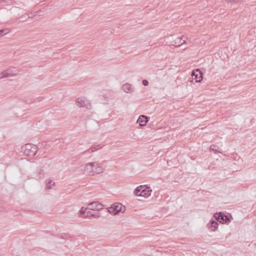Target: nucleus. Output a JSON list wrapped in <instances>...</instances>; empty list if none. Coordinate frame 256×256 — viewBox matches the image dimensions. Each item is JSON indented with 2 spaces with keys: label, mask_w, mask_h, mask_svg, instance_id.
<instances>
[{
  "label": "nucleus",
  "mask_w": 256,
  "mask_h": 256,
  "mask_svg": "<svg viewBox=\"0 0 256 256\" xmlns=\"http://www.w3.org/2000/svg\"><path fill=\"white\" fill-rule=\"evenodd\" d=\"M24 154L28 156H34L37 152V147L32 144H26L22 148Z\"/></svg>",
  "instance_id": "obj_1"
},
{
  "label": "nucleus",
  "mask_w": 256,
  "mask_h": 256,
  "mask_svg": "<svg viewBox=\"0 0 256 256\" xmlns=\"http://www.w3.org/2000/svg\"><path fill=\"white\" fill-rule=\"evenodd\" d=\"M92 162L81 165L80 167V171L86 174L93 176Z\"/></svg>",
  "instance_id": "obj_2"
},
{
  "label": "nucleus",
  "mask_w": 256,
  "mask_h": 256,
  "mask_svg": "<svg viewBox=\"0 0 256 256\" xmlns=\"http://www.w3.org/2000/svg\"><path fill=\"white\" fill-rule=\"evenodd\" d=\"M214 217L218 222L222 224H228L230 222L228 217L221 212L216 213L214 214Z\"/></svg>",
  "instance_id": "obj_3"
},
{
  "label": "nucleus",
  "mask_w": 256,
  "mask_h": 256,
  "mask_svg": "<svg viewBox=\"0 0 256 256\" xmlns=\"http://www.w3.org/2000/svg\"><path fill=\"white\" fill-rule=\"evenodd\" d=\"M16 76V74L14 73V72L11 69L6 70L0 72V80L4 78H11Z\"/></svg>",
  "instance_id": "obj_4"
},
{
  "label": "nucleus",
  "mask_w": 256,
  "mask_h": 256,
  "mask_svg": "<svg viewBox=\"0 0 256 256\" xmlns=\"http://www.w3.org/2000/svg\"><path fill=\"white\" fill-rule=\"evenodd\" d=\"M122 206L120 204H114L112 206L108 209V212L114 214H116L122 211Z\"/></svg>",
  "instance_id": "obj_5"
},
{
  "label": "nucleus",
  "mask_w": 256,
  "mask_h": 256,
  "mask_svg": "<svg viewBox=\"0 0 256 256\" xmlns=\"http://www.w3.org/2000/svg\"><path fill=\"white\" fill-rule=\"evenodd\" d=\"M88 210L98 211L102 208V205L98 202H94L88 204Z\"/></svg>",
  "instance_id": "obj_6"
},
{
  "label": "nucleus",
  "mask_w": 256,
  "mask_h": 256,
  "mask_svg": "<svg viewBox=\"0 0 256 256\" xmlns=\"http://www.w3.org/2000/svg\"><path fill=\"white\" fill-rule=\"evenodd\" d=\"M92 172H93V176H94L95 174H99L103 172V168L102 166L98 164V162H92Z\"/></svg>",
  "instance_id": "obj_7"
},
{
  "label": "nucleus",
  "mask_w": 256,
  "mask_h": 256,
  "mask_svg": "<svg viewBox=\"0 0 256 256\" xmlns=\"http://www.w3.org/2000/svg\"><path fill=\"white\" fill-rule=\"evenodd\" d=\"M192 76L194 77L196 82H201L202 79V73L198 69L192 72Z\"/></svg>",
  "instance_id": "obj_8"
},
{
  "label": "nucleus",
  "mask_w": 256,
  "mask_h": 256,
  "mask_svg": "<svg viewBox=\"0 0 256 256\" xmlns=\"http://www.w3.org/2000/svg\"><path fill=\"white\" fill-rule=\"evenodd\" d=\"M218 222L214 220H211L207 224L208 228L211 229V230L213 232L216 231L218 229Z\"/></svg>",
  "instance_id": "obj_9"
},
{
  "label": "nucleus",
  "mask_w": 256,
  "mask_h": 256,
  "mask_svg": "<svg viewBox=\"0 0 256 256\" xmlns=\"http://www.w3.org/2000/svg\"><path fill=\"white\" fill-rule=\"evenodd\" d=\"M148 122V117L144 115L140 116L137 120L140 126H145Z\"/></svg>",
  "instance_id": "obj_10"
},
{
  "label": "nucleus",
  "mask_w": 256,
  "mask_h": 256,
  "mask_svg": "<svg viewBox=\"0 0 256 256\" xmlns=\"http://www.w3.org/2000/svg\"><path fill=\"white\" fill-rule=\"evenodd\" d=\"M185 37L184 36H182L181 38H178L174 40V44L177 45L175 46V47H180L184 44H186V40H183Z\"/></svg>",
  "instance_id": "obj_11"
},
{
  "label": "nucleus",
  "mask_w": 256,
  "mask_h": 256,
  "mask_svg": "<svg viewBox=\"0 0 256 256\" xmlns=\"http://www.w3.org/2000/svg\"><path fill=\"white\" fill-rule=\"evenodd\" d=\"M143 191L142 192V193H140V196H142L144 198H148L149 196H150L151 192H152V190L150 189V188H146L144 186V188H143Z\"/></svg>",
  "instance_id": "obj_12"
},
{
  "label": "nucleus",
  "mask_w": 256,
  "mask_h": 256,
  "mask_svg": "<svg viewBox=\"0 0 256 256\" xmlns=\"http://www.w3.org/2000/svg\"><path fill=\"white\" fill-rule=\"evenodd\" d=\"M86 101L82 98H78L76 100V104L77 106L80 107H84L86 106Z\"/></svg>",
  "instance_id": "obj_13"
},
{
  "label": "nucleus",
  "mask_w": 256,
  "mask_h": 256,
  "mask_svg": "<svg viewBox=\"0 0 256 256\" xmlns=\"http://www.w3.org/2000/svg\"><path fill=\"white\" fill-rule=\"evenodd\" d=\"M122 90L126 92H132L134 91V89L132 88V85L130 84L126 83L122 86Z\"/></svg>",
  "instance_id": "obj_14"
},
{
  "label": "nucleus",
  "mask_w": 256,
  "mask_h": 256,
  "mask_svg": "<svg viewBox=\"0 0 256 256\" xmlns=\"http://www.w3.org/2000/svg\"><path fill=\"white\" fill-rule=\"evenodd\" d=\"M144 188V186H138L134 191V194L136 196H140V193H142V191L144 190L143 188Z\"/></svg>",
  "instance_id": "obj_15"
},
{
  "label": "nucleus",
  "mask_w": 256,
  "mask_h": 256,
  "mask_svg": "<svg viewBox=\"0 0 256 256\" xmlns=\"http://www.w3.org/2000/svg\"><path fill=\"white\" fill-rule=\"evenodd\" d=\"M102 147L100 145L94 146H92L90 149L86 150L85 152H90V150H91V152H94L98 150H99Z\"/></svg>",
  "instance_id": "obj_16"
},
{
  "label": "nucleus",
  "mask_w": 256,
  "mask_h": 256,
  "mask_svg": "<svg viewBox=\"0 0 256 256\" xmlns=\"http://www.w3.org/2000/svg\"><path fill=\"white\" fill-rule=\"evenodd\" d=\"M48 182L46 184V188L48 190H50L52 188V186H54L55 184L54 182H52L51 180H48Z\"/></svg>",
  "instance_id": "obj_17"
},
{
  "label": "nucleus",
  "mask_w": 256,
  "mask_h": 256,
  "mask_svg": "<svg viewBox=\"0 0 256 256\" xmlns=\"http://www.w3.org/2000/svg\"><path fill=\"white\" fill-rule=\"evenodd\" d=\"M42 176V170H38V174L34 176V178L38 180L40 179Z\"/></svg>",
  "instance_id": "obj_18"
},
{
  "label": "nucleus",
  "mask_w": 256,
  "mask_h": 256,
  "mask_svg": "<svg viewBox=\"0 0 256 256\" xmlns=\"http://www.w3.org/2000/svg\"><path fill=\"white\" fill-rule=\"evenodd\" d=\"M88 209V207L84 208V207H82L80 211V214L81 216H84L83 215L86 213V210Z\"/></svg>",
  "instance_id": "obj_19"
},
{
  "label": "nucleus",
  "mask_w": 256,
  "mask_h": 256,
  "mask_svg": "<svg viewBox=\"0 0 256 256\" xmlns=\"http://www.w3.org/2000/svg\"><path fill=\"white\" fill-rule=\"evenodd\" d=\"M216 148V146L212 145L210 147V148L212 150H214V152L216 154L217 152H218V151L216 148Z\"/></svg>",
  "instance_id": "obj_20"
},
{
  "label": "nucleus",
  "mask_w": 256,
  "mask_h": 256,
  "mask_svg": "<svg viewBox=\"0 0 256 256\" xmlns=\"http://www.w3.org/2000/svg\"><path fill=\"white\" fill-rule=\"evenodd\" d=\"M6 32V30H0V37L2 36L3 35L6 34L8 33V32H6Z\"/></svg>",
  "instance_id": "obj_21"
},
{
  "label": "nucleus",
  "mask_w": 256,
  "mask_h": 256,
  "mask_svg": "<svg viewBox=\"0 0 256 256\" xmlns=\"http://www.w3.org/2000/svg\"><path fill=\"white\" fill-rule=\"evenodd\" d=\"M142 83L144 86H146L148 84V82L146 80H143Z\"/></svg>",
  "instance_id": "obj_22"
},
{
  "label": "nucleus",
  "mask_w": 256,
  "mask_h": 256,
  "mask_svg": "<svg viewBox=\"0 0 256 256\" xmlns=\"http://www.w3.org/2000/svg\"><path fill=\"white\" fill-rule=\"evenodd\" d=\"M90 214H92L90 212H88L86 214V215L85 216H84V217H88L90 216Z\"/></svg>",
  "instance_id": "obj_23"
},
{
  "label": "nucleus",
  "mask_w": 256,
  "mask_h": 256,
  "mask_svg": "<svg viewBox=\"0 0 256 256\" xmlns=\"http://www.w3.org/2000/svg\"><path fill=\"white\" fill-rule=\"evenodd\" d=\"M90 216H94V217H99L100 216L98 215H96V214H90Z\"/></svg>",
  "instance_id": "obj_24"
}]
</instances>
